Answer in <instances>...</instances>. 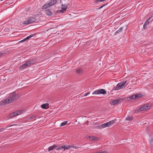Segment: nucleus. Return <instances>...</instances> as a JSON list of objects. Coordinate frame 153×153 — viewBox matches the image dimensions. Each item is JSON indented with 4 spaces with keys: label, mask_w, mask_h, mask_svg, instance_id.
<instances>
[{
    "label": "nucleus",
    "mask_w": 153,
    "mask_h": 153,
    "mask_svg": "<svg viewBox=\"0 0 153 153\" xmlns=\"http://www.w3.org/2000/svg\"><path fill=\"white\" fill-rule=\"evenodd\" d=\"M68 123L67 121H65L61 123L60 124V126H62L66 125Z\"/></svg>",
    "instance_id": "24"
},
{
    "label": "nucleus",
    "mask_w": 153,
    "mask_h": 153,
    "mask_svg": "<svg viewBox=\"0 0 153 153\" xmlns=\"http://www.w3.org/2000/svg\"><path fill=\"white\" fill-rule=\"evenodd\" d=\"M36 62L35 59H33L28 61L25 63L27 64V66H28L30 65L34 64Z\"/></svg>",
    "instance_id": "6"
},
{
    "label": "nucleus",
    "mask_w": 153,
    "mask_h": 153,
    "mask_svg": "<svg viewBox=\"0 0 153 153\" xmlns=\"http://www.w3.org/2000/svg\"><path fill=\"white\" fill-rule=\"evenodd\" d=\"M22 24H23L26 25H27L28 24H30V23L29 19L27 20L24 21L22 23Z\"/></svg>",
    "instance_id": "23"
},
{
    "label": "nucleus",
    "mask_w": 153,
    "mask_h": 153,
    "mask_svg": "<svg viewBox=\"0 0 153 153\" xmlns=\"http://www.w3.org/2000/svg\"><path fill=\"white\" fill-rule=\"evenodd\" d=\"M90 94V92H88L87 93L85 94H84V96H87V95L89 94Z\"/></svg>",
    "instance_id": "34"
},
{
    "label": "nucleus",
    "mask_w": 153,
    "mask_h": 153,
    "mask_svg": "<svg viewBox=\"0 0 153 153\" xmlns=\"http://www.w3.org/2000/svg\"><path fill=\"white\" fill-rule=\"evenodd\" d=\"M56 146L55 145H53L52 146H50L48 148V151H50L53 150L54 149L56 148Z\"/></svg>",
    "instance_id": "14"
},
{
    "label": "nucleus",
    "mask_w": 153,
    "mask_h": 153,
    "mask_svg": "<svg viewBox=\"0 0 153 153\" xmlns=\"http://www.w3.org/2000/svg\"><path fill=\"white\" fill-rule=\"evenodd\" d=\"M76 73L77 74H81L83 72V71L82 68H80L77 69L76 71Z\"/></svg>",
    "instance_id": "15"
},
{
    "label": "nucleus",
    "mask_w": 153,
    "mask_h": 153,
    "mask_svg": "<svg viewBox=\"0 0 153 153\" xmlns=\"http://www.w3.org/2000/svg\"><path fill=\"white\" fill-rule=\"evenodd\" d=\"M126 81H124L121 82L120 83L121 84V85H122V86L123 87L125 85L126 83Z\"/></svg>",
    "instance_id": "26"
},
{
    "label": "nucleus",
    "mask_w": 153,
    "mask_h": 153,
    "mask_svg": "<svg viewBox=\"0 0 153 153\" xmlns=\"http://www.w3.org/2000/svg\"><path fill=\"white\" fill-rule=\"evenodd\" d=\"M49 105V104L46 103L42 104L41 106V107L43 109H45L46 107L47 106Z\"/></svg>",
    "instance_id": "20"
},
{
    "label": "nucleus",
    "mask_w": 153,
    "mask_h": 153,
    "mask_svg": "<svg viewBox=\"0 0 153 153\" xmlns=\"http://www.w3.org/2000/svg\"><path fill=\"white\" fill-rule=\"evenodd\" d=\"M19 97L18 94L14 92L10 94L8 98L1 102L2 104H9L13 102L14 100H16Z\"/></svg>",
    "instance_id": "1"
},
{
    "label": "nucleus",
    "mask_w": 153,
    "mask_h": 153,
    "mask_svg": "<svg viewBox=\"0 0 153 153\" xmlns=\"http://www.w3.org/2000/svg\"><path fill=\"white\" fill-rule=\"evenodd\" d=\"M14 125H14V124H13V125H8L7 126H5V128H4V130L5 129H6V128H8L9 127H11V126H14Z\"/></svg>",
    "instance_id": "29"
},
{
    "label": "nucleus",
    "mask_w": 153,
    "mask_h": 153,
    "mask_svg": "<svg viewBox=\"0 0 153 153\" xmlns=\"http://www.w3.org/2000/svg\"><path fill=\"white\" fill-rule=\"evenodd\" d=\"M75 148L77 149V148L76 147V148Z\"/></svg>",
    "instance_id": "38"
},
{
    "label": "nucleus",
    "mask_w": 153,
    "mask_h": 153,
    "mask_svg": "<svg viewBox=\"0 0 153 153\" xmlns=\"http://www.w3.org/2000/svg\"><path fill=\"white\" fill-rule=\"evenodd\" d=\"M27 64L25 63V64L19 67V69H23L25 68H27Z\"/></svg>",
    "instance_id": "16"
},
{
    "label": "nucleus",
    "mask_w": 153,
    "mask_h": 153,
    "mask_svg": "<svg viewBox=\"0 0 153 153\" xmlns=\"http://www.w3.org/2000/svg\"><path fill=\"white\" fill-rule=\"evenodd\" d=\"M142 95L139 93L136 94L135 95H133L132 96L130 97L129 98L130 99H135L139 98L141 97Z\"/></svg>",
    "instance_id": "7"
},
{
    "label": "nucleus",
    "mask_w": 153,
    "mask_h": 153,
    "mask_svg": "<svg viewBox=\"0 0 153 153\" xmlns=\"http://www.w3.org/2000/svg\"><path fill=\"white\" fill-rule=\"evenodd\" d=\"M149 142L151 144H152L153 143V138L151 139L149 141Z\"/></svg>",
    "instance_id": "31"
},
{
    "label": "nucleus",
    "mask_w": 153,
    "mask_h": 153,
    "mask_svg": "<svg viewBox=\"0 0 153 153\" xmlns=\"http://www.w3.org/2000/svg\"><path fill=\"white\" fill-rule=\"evenodd\" d=\"M120 101V99L119 98L117 99L114 100L110 102V103L111 105H114L118 103Z\"/></svg>",
    "instance_id": "8"
},
{
    "label": "nucleus",
    "mask_w": 153,
    "mask_h": 153,
    "mask_svg": "<svg viewBox=\"0 0 153 153\" xmlns=\"http://www.w3.org/2000/svg\"><path fill=\"white\" fill-rule=\"evenodd\" d=\"M115 121V120H112L108 122L102 124V126L103 128L109 127L111 125L114 124Z\"/></svg>",
    "instance_id": "4"
},
{
    "label": "nucleus",
    "mask_w": 153,
    "mask_h": 153,
    "mask_svg": "<svg viewBox=\"0 0 153 153\" xmlns=\"http://www.w3.org/2000/svg\"><path fill=\"white\" fill-rule=\"evenodd\" d=\"M27 40V39H26V38L24 39H23L20 41L19 42H24L26 40Z\"/></svg>",
    "instance_id": "32"
},
{
    "label": "nucleus",
    "mask_w": 153,
    "mask_h": 153,
    "mask_svg": "<svg viewBox=\"0 0 153 153\" xmlns=\"http://www.w3.org/2000/svg\"><path fill=\"white\" fill-rule=\"evenodd\" d=\"M151 107L150 104H146L140 108L139 109L141 111H143L147 110L150 108Z\"/></svg>",
    "instance_id": "5"
},
{
    "label": "nucleus",
    "mask_w": 153,
    "mask_h": 153,
    "mask_svg": "<svg viewBox=\"0 0 153 153\" xmlns=\"http://www.w3.org/2000/svg\"><path fill=\"white\" fill-rule=\"evenodd\" d=\"M45 12L46 14L48 16H51L52 15V13L48 10H46Z\"/></svg>",
    "instance_id": "19"
},
{
    "label": "nucleus",
    "mask_w": 153,
    "mask_h": 153,
    "mask_svg": "<svg viewBox=\"0 0 153 153\" xmlns=\"http://www.w3.org/2000/svg\"><path fill=\"white\" fill-rule=\"evenodd\" d=\"M126 120L131 121L133 120V117H128L126 118Z\"/></svg>",
    "instance_id": "22"
},
{
    "label": "nucleus",
    "mask_w": 153,
    "mask_h": 153,
    "mask_svg": "<svg viewBox=\"0 0 153 153\" xmlns=\"http://www.w3.org/2000/svg\"><path fill=\"white\" fill-rule=\"evenodd\" d=\"M63 146H61L59 147L58 148H56V150H62L63 149Z\"/></svg>",
    "instance_id": "28"
},
{
    "label": "nucleus",
    "mask_w": 153,
    "mask_h": 153,
    "mask_svg": "<svg viewBox=\"0 0 153 153\" xmlns=\"http://www.w3.org/2000/svg\"><path fill=\"white\" fill-rule=\"evenodd\" d=\"M99 153H108V152L107 151H100Z\"/></svg>",
    "instance_id": "30"
},
{
    "label": "nucleus",
    "mask_w": 153,
    "mask_h": 153,
    "mask_svg": "<svg viewBox=\"0 0 153 153\" xmlns=\"http://www.w3.org/2000/svg\"><path fill=\"white\" fill-rule=\"evenodd\" d=\"M147 25H144V24L143 25V27L144 28V29H145L146 28Z\"/></svg>",
    "instance_id": "35"
},
{
    "label": "nucleus",
    "mask_w": 153,
    "mask_h": 153,
    "mask_svg": "<svg viewBox=\"0 0 153 153\" xmlns=\"http://www.w3.org/2000/svg\"><path fill=\"white\" fill-rule=\"evenodd\" d=\"M126 81H124L121 82L120 83L121 84V85H122V86L123 87L125 85L126 83Z\"/></svg>",
    "instance_id": "25"
},
{
    "label": "nucleus",
    "mask_w": 153,
    "mask_h": 153,
    "mask_svg": "<svg viewBox=\"0 0 153 153\" xmlns=\"http://www.w3.org/2000/svg\"><path fill=\"white\" fill-rule=\"evenodd\" d=\"M29 20L30 24L34 23H36L38 22L39 21V20L38 19H37L35 17L30 18Z\"/></svg>",
    "instance_id": "9"
},
{
    "label": "nucleus",
    "mask_w": 153,
    "mask_h": 153,
    "mask_svg": "<svg viewBox=\"0 0 153 153\" xmlns=\"http://www.w3.org/2000/svg\"><path fill=\"white\" fill-rule=\"evenodd\" d=\"M63 149L64 150L67 149L71 148H73L74 147L73 146H71L70 145H65V146H63Z\"/></svg>",
    "instance_id": "17"
},
{
    "label": "nucleus",
    "mask_w": 153,
    "mask_h": 153,
    "mask_svg": "<svg viewBox=\"0 0 153 153\" xmlns=\"http://www.w3.org/2000/svg\"><path fill=\"white\" fill-rule=\"evenodd\" d=\"M57 2L56 0H51L48 1L42 7V9H46L50 7L53 5L55 4Z\"/></svg>",
    "instance_id": "2"
},
{
    "label": "nucleus",
    "mask_w": 153,
    "mask_h": 153,
    "mask_svg": "<svg viewBox=\"0 0 153 153\" xmlns=\"http://www.w3.org/2000/svg\"><path fill=\"white\" fill-rule=\"evenodd\" d=\"M106 93V91L105 89H99L97 90L92 93L93 94H105Z\"/></svg>",
    "instance_id": "3"
},
{
    "label": "nucleus",
    "mask_w": 153,
    "mask_h": 153,
    "mask_svg": "<svg viewBox=\"0 0 153 153\" xmlns=\"http://www.w3.org/2000/svg\"><path fill=\"white\" fill-rule=\"evenodd\" d=\"M67 7V6L66 4H62V10H60L59 11L62 13H64L66 11Z\"/></svg>",
    "instance_id": "10"
},
{
    "label": "nucleus",
    "mask_w": 153,
    "mask_h": 153,
    "mask_svg": "<svg viewBox=\"0 0 153 153\" xmlns=\"http://www.w3.org/2000/svg\"><path fill=\"white\" fill-rule=\"evenodd\" d=\"M2 53L1 52H0V57H1L2 55Z\"/></svg>",
    "instance_id": "37"
},
{
    "label": "nucleus",
    "mask_w": 153,
    "mask_h": 153,
    "mask_svg": "<svg viewBox=\"0 0 153 153\" xmlns=\"http://www.w3.org/2000/svg\"><path fill=\"white\" fill-rule=\"evenodd\" d=\"M123 87L122 85H121V84L120 83L118 84L116 87L115 90H118L121 89Z\"/></svg>",
    "instance_id": "13"
},
{
    "label": "nucleus",
    "mask_w": 153,
    "mask_h": 153,
    "mask_svg": "<svg viewBox=\"0 0 153 153\" xmlns=\"http://www.w3.org/2000/svg\"><path fill=\"white\" fill-rule=\"evenodd\" d=\"M123 28V27H120L115 32V33H114V35H115L117 34H118L120 32H122Z\"/></svg>",
    "instance_id": "18"
},
{
    "label": "nucleus",
    "mask_w": 153,
    "mask_h": 153,
    "mask_svg": "<svg viewBox=\"0 0 153 153\" xmlns=\"http://www.w3.org/2000/svg\"><path fill=\"white\" fill-rule=\"evenodd\" d=\"M151 18V17L149 18L146 21L145 23H144V25H147L149 23V20Z\"/></svg>",
    "instance_id": "21"
},
{
    "label": "nucleus",
    "mask_w": 153,
    "mask_h": 153,
    "mask_svg": "<svg viewBox=\"0 0 153 153\" xmlns=\"http://www.w3.org/2000/svg\"><path fill=\"white\" fill-rule=\"evenodd\" d=\"M22 113V111H18L14 112L13 114V116H17Z\"/></svg>",
    "instance_id": "12"
},
{
    "label": "nucleus",
    "mask_w": 153,
    "mask_h": 153,
    "mask_svg": "<svg viewBox=\"0 0 153 153\" xmlns=\"http://www.w3.org/2000/svg\"><path fill=\"white\" fill-rule=\"evenodd\" d=\"M105 5V4H104V5H103V6H101L100 7H99V9H100L102 8L103 7H104Z\"/></svg>",
    "instance_id": "36"
},
{
    "label": "nucleus",
    "mask_w": 153,
    "mask_h": 153,
    "mask_svg": "<svg viewBox=\"0 0 153 153\" xmlns=\"http://www.w3.org/2000/svg\"><path fill=\"white\" fill-rule=\"evenodd\" d=\"M34 36V35L33 34L29 36H28L26 38V39L27 40L28 39H30V38H31V37H33Z\"/></svg>",
    "instance_id": "27"
},
{
    "label": "nucleus",
    "mask_w": 153,
    "mask_h": 153,
    "mask_svg": "<svg viewBox=\"0 0 153 153\" xmlns=\"http://www.w3.org/2000/svg\"><path fill=\"white\" fill-rule=\"evenodd\" d=\"M4 130V128H0V132L3 131Z\"/></svg>",
    "instance_id": "33"
},
{
    "label": "nucleus",
    "mask_w": 153,
    "mask_h": 153,
    "mask_svg": "<svg viewBox=\"0 0 153 153\" xmlns=\"http://www.w3.org/2000/svg\"><path fill=\"white\" fill-rule=\"evenodd\" d=\"M89 138L90 140H95L96 141L98 140V139L97 137L93 136H89Z\"/></svg>",
    "instance_id": "11"
}]
</instances>
